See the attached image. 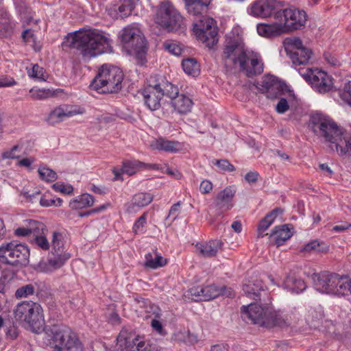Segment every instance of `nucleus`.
I'll return each mask as SVG.
<instances>
[{
    "instance_id": "f704fd0d",
    "label": "nucleus",
    "mask_w": 351,
    "mask_h": 351,
    "mask_svg": "<svg viewBox=\"0 0 351 351\" xmlns=\"http://www.w3.org/2000/svg\"><path fill=\"white\" fill-rule=\"evenodd\" d=\"M94 204V198L92 195L85 193L69 202V207L73 210L82 209L92 206Z\"/></svg>"
},
{
    "instance_id": "3c124183",
    "label": "nucleus",
    "mask_w": 351,
    "mask_h": 351,
    "mask_svg": "<svg viewBox=\"0 0 351 351\" xmlns=\"http://www.w3.org/2000/svg\"><path fill=\"white\" fill-rule=\"evenodd\" d=\"M128 351H153V350L149 343L144 341L143 337H139V340L136 341L128 349Z\"/></svg>"
},
{
    "instance_id": "5fc2aeb1",
    "label": "nucleus",
    "mask_w": 351,
    "mask_h": 351,
    "mask_svg": "<svg viewBox=\"0 0 351 351\" xmlns=\"http://www.w3.org/2000/svg\"><path fill=\"white\" fill-rule=\"evenodd\" d=\"M213 162L221 171L232 172L235 170V167L226 159L216 160Z\"/></svg>"
},
{
    "instance_id": "f257e3e1",
    "label": "nucleus",
    "mask_w": 351,
    "mask_h": 351,
    "mask_svg": "<svg viewBox=\"0 0 351 351\" xmlns=\"http://www.w3.org/2000/svg\"><path fill=\"white\" fill-rule=\"evenodd\" d=\"M67 45L77 49L85 59L112 51L111 41L102 31L81 29L66 36Z\"/></svg>"
},
{
    "instance_id": "cd10ccee",
    "label": "nucleus",
    "mask_w": 351,
    "mask_h": 351,
    "mask_svg": "<svg viewBox=\"0 0 351 351\" xmlns=\"http://www.w3.org/2000/svg\"><path fill=\"white\" fill-rule=\"evenodd\" d=\"M291 229L288 224H285L279 226H276L269 234L277 246L282 245L289 239L292 236Z\"/></svg>"
},
{
    "instance_id": "a18cd8bd",
    "label": "nucleus",
    "mask_w": 351,
    "mask_h": 351,
    "mask_svg": "<svg viewBox=\"0 0 351 351\" xmlns=\"http://www.w3.org/2000/svg\"><path fill=\"white\" fill-rule=\"evenodd\" d=\"M22 38L26 43L30 44L35 51H38L40 50L41 47L39 43H36L34 30L32 29H25L22 34Z\"/></svg>"
},
{
    "instance_id": "a878e982",
    "label": "nucleus",
    "mask_w": 351,
    "mask_h": 351,
    "mask_svg": "<svg viewBox=\"0 0 351 351\" xmlns=\"http://www.w3.org/2000/svg\"><path fill=\"white\" fill-rule=\"evenodd\" d=\"M236 193L234 186H229L220 191L216 197V204L220 208L226 210H230L232 207L231 204L233 197Z\"/></svg>"
},
{
    "instance_id": "6e6552de",
    "label": "nucleus",
    "mask_w": 351,
    "mask_h": 351,
    "mask_svg": "<svg viewBox=\"0 0 351 351\" xmlns=\"http://www.w3.org/2000/svg\"><path fill=\"white\" fill-rule=\"evenodd\" d=\"M156 23L168 32L186 28L184 19L175 7L169 2L160 4L155 18Z\"/></svg>"
},
{
    "instance_id": "c9c22d12",
    "label": "nucleus",
    "mask_w": 351,
    "mask_h": 351,
    "mask_svg": "<svg viewBox=\"0 0 351 351\" xmlns=\"http://www.w3.org/2000/svg\"><path fill=\"white\" fill-rule=\"evenodd\" d=\"M282 213V210L280 208H275L271 213L267 214L264 219L261 220L258 228V237H263L264 234L262 233L265 232L273 223L274 219L278 214Z\"/></svg>"
},
{
    "instance_id": "5701e85b",
    "label": "nucleus",
    "mask_w": 351,
    "mask_h": 351,
    "mask_svg": "<svg viewBox=\"0 0 351 351\" xmlns=\"http://www.w3.org/2000/svg\"><path fill=\"white\" fill-rule=\"evenodd\" d=\"M331 280L330 294L343 295L350 292L351 281L347 278L334 274Z\"/></svg>"
},
{
    "instance_id": "f8f14e48",
    "label": "nucleus",
    "mask_w": 351,
    "mask_h": 351,
    "mask_svg": "<svg viewBox=\"0 0 351 351\" xmlns=\"http://www.w3.org/2000/svg\"><path fill=\"white\" fill-rule=\"evenodd\" d=\"M285 44L297 50L291 53V58L295 69L307 81V52L302 40L298 38H289L285 39Z\"/></svg>"
},
{
    "instance_id": "20e7f679",
    "label": "nucleus",
    "mask_w": 351,
    "mask_h": 351,
    "mask_svg": "<svg viewBox=\"0 0 351 351\" xmlns=\"http://www.w3.org/2000/svg\"><path fill=\"white\" fill-rule=\"evenodd\" d=\"M53 351H83L77 334L66 326H53L51 329Z\"/></svg>"
},
{
    "instance_id": "bf43d9fd",
    "label": "nucleus",
    "mask_w": 351,
    "mask_h": 351,
    "mask_svg": "<svg viewBox=\"0 0 351 351\" xmlns=\"http://www.w3.org/2000/svg\"><path fill=\"white\" fill-rule=\"evenodd\" d=\"M341 98L351 106V82L345 84L342 90L340 91Z\"/></svg>"
},
{
    "instance_id": "6ab92c4d",
    "label": "nucleus",
    "mask_w": 351,
    "mask_h": 351,
    "mask_svg": "<svg viewBox=\"0 0 351 351\" xmlns=\"http://www.w3.org/2000/svg\"><path fill=\"white\" fill-rule=\"evenodd\" d=\"M308 83L319 93H326L332 86L331 77L324 71L315 69H308Z\"/></svg>"
},
{
    "instance_id": "7c9ffc66",
    "label": "nucleus",
    "mask_w": 351,
    "mask_h": 351,
    "mask_svg": "<svg viewBox=\"0 0 351 351\" xmlns=\"http://www.w3.org/2000/svg\"><path fill=\"white\" fill-rule=\"evenodd\" d=\"M258 34L263 37L269 38L284 34L280 23H260L257 25Z\"/></svg>"
},
{
    "instance_id": "603ef678",
    "label": "nucleus",
    "mask_w": 351,
    "mask_h": 351,
    "mask_svg": "<svg viewBox=\"0 0 351 351\" xmlns=\"http://www.w3.org/2000/svg\"><path fill=\"white\" fill-rule=\"evenodd\" d=\"M314 250L318 253H326L329 250V246L323 241L313 240L308 243V250Z\"/></svg>"
},
{
    "instance_id": "7ed1b4c3",
    "label": "nucleus",
    "mask_w": 351,
    "mask_h": 351,
    "mask_svg": "<svg viewBox=\"0 0 351 351\" xmlns=\"http://www.w3.org/2000/svg\"><path fill=\"white\" fill-rule=\"evenodd\" d=\"M123 73L114 66L104 64L93 80L92 88L104 93H117L122 88Z\"/></svg>"
},
{
    "instance_id": "13d9d810",
    "label": "nucleus",
    "mask_w": 351,
    "mask_h": 351,
    "mask_svg": "<svg viewBox=\"0 0 351 351\" xmlns=\"http://www.w3.org/2000/svg\"><path fill=\"white\" fill-rule=\"evenodd\" d=\"M147 221V213H144L134 223L132 230L135 234L141 232Z\"/></svg>"
},
{
    "instance_id": "e2e57ef3",
    "label": "nucleus",
    "mask_w": 351,
    "mask_h": 351,
    "mask_svg": "<svg viewBox=\"0 0 351 351\" xmlns=\"http://www.w3.org/2000/svg\"><path fill=\"white\" fill-rule=\"evenodd\" d=\"M29 222L28 220L26 221L25 225L22 227H19L14 230V234L16 237H31Z\"/></svg>"
},
{
    "instance_id": "2f4dec72",
    "label": "nucleus",
    "mask_w": 351,
    "mask_h": 351,
    "mask_svg": "<svg viewBox=\"0 0 351 351\" xmlns=\"http://www.w3.org/2000/svg\"><path fill=\"white\" fill-rule=\"evenodd\" d=\"M143 168L158 169V165H149L138 160H128L123 163L121 171L128 176H132Z\"/></svg>"
},
{
    "instance_id": "69168bd1",
    "label": "nucleus",
    "mask_w": 351,
    "mask_h": 351,
    "mask_svg": "<svg viewBox=\"0 0 351 351\" xmlns=\"http://www.w3.org/2000/svg\"><path fill=\"white\" fill-rule=\"evenodd\" d=\"M180 206V202L174 204L170 208L168 216L167 217V219H169L172 217L171 221H174L179 213Z\"/></svg>"
},
{
    "instance_id": "774afa93",
    "label": "nucleus",
    "mask_w": 351,
    "mask_h": 351,
    "mask_svg": "<svg viewBox=\"0 0 351 351\" xmlns=\"http://www.w3.org/2000/svg\"><path fill=\"white\" fill-rule=\"evenodd\" d=\"M259 174L257 171H250L245 176V180L250 184L256 183L258 180Z\"/></svg>"
},
{
    "instance_id": "0eeeda50",
    "label": "nucleus",
    "mask_w": 351,
    "mask_h": 351,
    "mask_svg": "<svg viewBox=\"0 0 351 351\" xmlns=\"http://www.w3.org/2000/svg\"><path fill=\"white\" fill-rule=\"evenodd\" d=\"M40 305L32 301H24L17 304L14 311V318L32 329L42 326L43 315Z\"/></svg>"
},
{
    "instance_id": "c85d7f7f",
    "label": "nucleus",
    "mask_w": 351,
    "mask_h": 351,
    "mask_svg": "<svg viewBox=\"0 0 351 351\" xmlns=\"http://www.w3.org/2000/svg\"><path fill=\"white\" fill-rule=\"evenodd\" d=\"M139 337L136 333L133 332L128 329L123 328L119 332L117 338V346L121 349L128 351V349L132 347L136 341L139 340Z\"/></svg>"
},
{
    "instance_id": "dca6fc26",
    "label": "nucleus",
    "mask_w": 351,
    "mask_h": 351,
    "mask_svg": "<svg viewBox=\"0 0 351 351\" xmlns=\"http://www.w3.org/2000/svg\"><path fill=\"white\" fill-rule=\"evenodd\" d=\"M159 86L157 75L151 76L148 80L147 87L143 91L145 104L151 110H156L160 107L162 93Z\"/></svg>"
},
{
    "instance_id": "473e14b6",
    "label": "nucleus",
    "mask_w": 351,
    "mask_h": 351,
    "mask_svg": "<svg viewBox=\"0 0 351 351\" xmlns=\"http://www.w3.org/2000/svg\"><path fill=\"white\" fill-rule=\"evenodd\" d=\"M284 288L293 293H299L306 289V283L301 279L293 276H287L284 281Z\"/></svg>"
},
{
    "instance_id": "58836bf2",
    "label": "nucleus",
    "mask_w": 351,
    "mask_h": 351,
    "mask_svg": "<svg viewBox=\"0 0 351 351\" xmlns=\"http://www.w3.org/2000/svg\"><path fill=\"white\" fill-rule=\"evenodd\" d=\"M210 0H199L189 4H186L188 12L193 16L200 15L209 5Z\"/></svg>"
},
{
    "instance_id": "338daca9",
    "label": "nucleus",
    "mask_w": 351,
    "mask_h": 351,
    "mask_svg": "<svg viewBox=\"0 0 351 351\" xmlns=\"http://www.w3.org/2000/svg\"><path fill=\"white\" fill-rule=\"evenodd\" d=\"M213 190V184L208 180H203L199 186V191L203 194L209 193Z\"/></svg>"
},
{
    "instance_id": "b1692460",
    "label": "nucleus",
    "mask_w": 351,
    "mask_h": 351,
    "mask_svg": "<svg viewBox=\"0 0 351 351\" xmlns=\"http://www.w3.org/2000/svg\"><path fill=\"white\" fill-rule=\"evenodd\" d=\"M243 291L248 297L252 299L267 302L265 297L267 296V293L263 289L261 280H256L245 285Z\"/></svg>"
},
{
    "instance_id": "c756f323",
    "label": "nucleus",
    "mask_w": 351,
    "mask_h": 351,
    "mask_svg": "<svg viewBox=\"0 0 351 351\" xmlns=\"http://www.w3.org/2000/svg\"><path fill=\"white\" fill-rule=\"evenodd\" d=\"M150 146L155 150L171 153L177 152L182 149V145L179 142L169 141L163 138H159L152 141Z\"/></svg>"
},
{
    "instance_id": "1a4fd4ad",
    "label": "nucleus",
    "mask_w": 351,
    "mask_h": 351,
    "mask_svg": "<svg viewBox=\"0 0 351 351\" xmlns=\"http://www.w3.org/2000/svg\"><path fill=\"white\" fill-rule=\"evenodd\" d=\"M52 250L47 261L40 264L41 270L44 272H52L62 267L71 257L70 254L63 250L61 234L53 232L51 241Z\"/></svg>"
},
{
    "instance_id": "ea45409f",
    "label": "nucleus",
    "mask_w": 351,
    "mask_h": 351,
    "mask_svg": "<svg viewBox=\"0 0 351 351\" xmlns=\"http://www.w3.org/2000/svg\"><path fill=\"white\" fill-rule=\"evenodd\" d=\"M184 71L192 76H197L199 75L200 69L197 62L193 58H188L184 60L182 62Z\"/></svg>"
},
{
    "instance_id": "ddd939ff",
    "label": "nucleus",
    "mask_w": 351,
    "mask_h": 351,
    "mask_svg": "<svg viewBox=\"0 0 351 351\" xmlns=\"http://www.w3.org/2000/svg\"><path fill=\"white\" fill-rule=\"evenodd\" d=\"M245 52L238 41L229 40L225 45L221 56L223 63L227 70L232 71L239 67Z\"/></svg>"
},
{
    "instance_id": "49530a36",
    "label": "nucleus",
    "mask_w": 351,
    "mask_h": 351,
    "mask_svg": "<svg viewBox=\"0 0 351 351\" xmlns=\"http://www.w3.org/2000/svg\"><path fill=\"white\" fill-rule=\"evenodd\" d=\"M38 172L40 179L45 182H53L58 178L57 173L46 167H39Z\"/></svg>"
},
{
    "instance_id": "f3484780",
    "label": "nucleus",
    "mask_w": 351,
    "mask_h": 351,
    "mask_svg": "<svg viewBox=\"0 0 351 351\" xmlns=\"http://www.w3.org/2000/svg\"><path fill=\"white\" fill-rule=\"evenodd\" d=\"M239 69L247 77H252L263 72V63L257 54L246 51Z\"/></svg>"
},
{
    "instance_id": "aec40b11",
    "label": "nucleus",
    "mask_w": 351,
    "mask_h": 351,
    "mask_svg": "<svg viewBox=\"0 0 351 351\" xmlns=\"http://www.w3.org/2000/svg\"><path fill=\"white\" fill-rule=\"evenodd\" d=\"M220 294L225 293L215 285H211L204 287H193L187 291L186 296L191 298V300L195 301L210 300L217 298Z\"/></svg>"
},
{
    "instance_id": "6e6d98bb",
    "label": "nucleus",
    "mask_w": 351,
    "mask_h": 351,
    "mask_svg": "<svg viewBox=\"0 0 351 351\" xmlns=\"http://www.w3.org/2000/svg\"><path fill=\"white\" fill-rule=\"evenodd\" d=\"M34 293V287L32 285H25L18 289L15 293L16 298H23L33 295Z\"/></svg>"
},
{
    "instance_id": "8fccbe9b",
    "label": "nucleus",
    "mask_w": 351,
    "mask_h": 351,
    "mask_svg": "<svg viewBox=\"0 0 351 351\" xmlns=\"http://www.w3.org/2000/svg\"><path fill=\"white\" fill-rule=\"evenodd\" d=\"M279 81L274 76H265L263 79V81L261 82L259 90L263 94H265L266 92H268V90H269V89L273 87V86H274Z\"/></svg>"
},
{
    "instance_id": "de8ad7c7",
    "label": "nucleus",
    "mask_w": 351,
    "mask_h": 351,
    "mask_svg": "<svg viewBox=\"0 0 351 351\" xmlns=\"http://www.w3.org/2000/svg\"><path fill=\"white\" fill-rule=\"evenodd\" d=\"M267 319L271 322V324H266V328H271L276 326L282 327L287 325L286 320L281 315L273 311L272 309H271L269 316Z\"/></svg>"
},
{
    "instance_id": "e433bc0d",
    "label": "nucleus",
    "mask_w": 351,
    "mask_h": 351,
    "mask_svg": "<svg viewBox=\"0 0 351 351\" xmlns=\"http://www.w3.org/2000/svg\"><path fill=\"white\" fill-rule=\"evenodd\" d=\"M113 9L114 12H117V18L123 19L130 14L133 10V3L132 0H119Z\"/></svg>"
},
{
    "instance_id": "a211bd4d",
    "label": "nucleus",
    "mask_w": 351,
    "mask_h": 351,
    "mask_svg": "<svg viewBox=\"0 0 351 351\" xmlns=\"http://www.w3.org/2000/svg\"><path fill=\"white\" fill-rule=\"evenodd\" d=\"M84 112V109L80 106L61 105L51 111L47 121L49 124L53 125L63 121L66 118L82 114Z\"/></svg>"
},
{
    "instance_id": "f03ea898",
    "label": "nucleus",
    "mask_w": 351,
    "mask_h": 351,
    "mask_svg": "<svg viewBox=\"0 0 351 351\" xmlns=\"http://www.w3.org/2000/svg\"><path fill=\"white\" fill-rule=\"evenodd\" d=\"M310 123L313 131L330 143L331 149L338 152L347 132L339 126L332 119L319 112L311 114Z\"/></svg>"
},
{
    "instance_id": "37998d69",
    "label": "nucleus",
    "mask_w": 351,
    "mask_h": 351,
    "mask_svg": "<svg viewBox=\"0 0 351 351\" xmlns=\"http://www.w3.org/2000/svg\"><path fill=\"white\" fill-rule=\"evenodd\" d=\"M337 154L342 157L351 158V134L347 132Z\"/></svg>"
},
{
    "instance_id": "72a5a7b5",
    "label": "nucleus",
    "mask_w": 351,
    "mask_h": 351,
    "mask_svg": "<svg viewBox=\"0 0 351 351\" xmlns=\"http://www.w3.org/2000/svg\"><path fill=\"white\" fill-rule=\"evenodd\" d=\"M158 83L160 84V90L162 93V97L166 95L171 98V100L178 94V89L173 84L167 81L162 77L157 75Z\"/></svg>"
},
{
    "instance_id": "393cba45",
    "label": "nucleus",
    "mask_w": 351,
    "mask_h": 351,
    "mask_svg": "<svg viewBox=\"0 0 351 351\" xmlns=\"http://www.w3.org/2000/svg\"><path fill=\"white\" fill-rule=\"evenodd\" d=\"M153 200V196L147 193H139L134 195L132 202L128 204L126 211L129 213H135L140 208L149 204Z\"/></svg>"
},
{
    "instance_id": "412c9836",
    "label": "nucleus",
    "mask_w": 351,
    "mask_h": 351,
    "mask_svg": "<svg viewBox=\"0 0 351 351\" xmlns=\"http://www.w3.org/2000/svg\"><path fill=\"white\" fill-rule=\"evenodd\" d=\"M334 274L328 271L313 273L311 276L312 286L319 293L330 294V282Z\"/></svg>"
},
{
    "instance_id": "0e129e2a",
    "label": "nucleus",
    "mask_w": 351,
    "mask_h": 351,
    "mask_svg": "<svg viewBox=\"0 0 351 351\" xmlns=\"http://www.w3.org/2000/svg\"><path fill=\"white\" fill-rule=\"evenodd\" d=\"M289 108L287 100L285 98H281L278 102L276 110L277 112L280 114H283L286 111H287Z\"/></svg>"
},
{
    "instance_id": "4d7b16f0",
    "label": "nucleus",
    "mask_w": 351,
    "mask_h": 351,
    "mask_svg": "<svg viewBox=\"0 0 351 351\" xmlns=\"http://www.w3.org/2000/svg\"><path fill=\"white\" fill-rule=\"evenodd\" d=\"M52 188L57 192L69 195L73 193V188L70 184H64L62 182H56L52 185Z\"/></svg>"
},
{
    "instance_id": "4468645a",
    "label": "nucleus",
    "mask_w": 351,
    "mask_h": 351,
    "mask_svg": "<svg viewBox=\"0 0 351 351\" xmlns=\"http://www.w3.org/2000/svg\"><path fill=\"white\" fill-rule=\"evenodd\" d=\"M271 309L269 306L263 307L261 305L252 303L247 306H243L241 313L244 319H248L254 324L265 327L266 324H271L267 319Z\"/></svg>"
},
{
    "instance_id": "423d86ee",
    "label": "nucleus",
    "mask_w": 351,
    "mask_h": 351,
    "mask_svg": "<svg viewBox=\"0 0 351 351\" xmlns=\"http://www.w3.org/2000/svg\"><path fill=\"white\" fill-rule=\"evenodd\" d=\"M121 40L130 54L143 61L147 53L146 40L141 30L134 26L123 28L120 34Z\"/></svg>"
},
{
    "instance_id": "4be33fe9",
    "label": "nucleus",
    "mask_w": 351,
    "mask_h": 351,
    "mask_svg": "<svg viewBox=\"0 0 351 351\" xmlns=\"http://www.w3.org/2000/svg\"><path fill=\"white\" fill-rule=\"evenodd\" d=\"M223 243L219 239L210 240L206 242L197 243L196 250L204 257L211 258L215 256L221 250Z\"/></svg>"
},
{
    "instance_id": "864d4df0",
    "label": "nucleus",
    "mask_w": 351,
    "mask_h": 351,
    "mask_svg": "<svg viewBox=\"0 0 351 351\" xmlns=\"http://www.w3.org/2000/svg\"><path fill=\"white\" fill-rule=\"evenodd\" d=\"M164 47L170 53L176 56H180L183 51L181 45L176 42H166L164 43Z\"/></svg>"
},
{
    "instance_id": "bb28decb",
    "label": "nucleus",
    "mask_w": 351,
    "mask_h": 351,
    "mask_svg": "<svg viewBox=\"0 0 351 351\" xmlns=\"http://www.w3.org/2000/svg\"><path fill=\"white\" fill-rule=\"evenodd\" d=\"M171 105L178 113L184 114L191 112L193 102L189 97L179 94L171 100Z\"/></svg>"
},
{
    "instance_id": "a19ab883",
    "label": "nucleus",
    "mask_w": 351,
    "mask_h": 351,
    "mask_svg": "<svg viewBox=\"0 0 351 351\" xmlns=\"http://www.w3.org/2000/svg\"><path fill=\"white\" fill-rule=\"evenodd\" d=\"M29 93L34 100H43L53 96L52 90L45 88H31Z\"/></svg>"
},
{
    "instance_id": "052dcab7",
    "label": "nucleus",
    "mask_w": 351,
    "mask_h": 351,
    "mask_svg": "<svg viewBox=\"0 0 351 351\" xmlns=\"http://www.w3.org/2000/svg\"><path fill=\"white\" fill-rule=\"evenodd\" d=\"M46 236L43 234L32 239L35 244L43 250H49L50 246Z\"/></svg>"
},
{
    "instance_id": "2eb2a0df",
    "label": "nucleus",
    "mask_w": 351,
    "mask_h": 351,
    "mask_svg": "<svg viewBox=\"0 0 351 351\" xmlns=\"http://www.w3.org/2000/svg\"><path fill=\"white\" fill-rule=\"evenodd\" d=\"M283 6L282 1L276 0H255L251 3L247 12L254 17L267 18Z\"/></svg>"
},
{
    "instance_id": "09e8293b",
    "label": "nucleus",
    "mask_w": 351,
    "mask_h": 351,
    "mask_svg": "<svg viewBox=\"0 0 351 351\" xmlns=\"http://www.w3.org/2000/svg\"><path fill=\"white\" fill-rule=\"evenodd\" d=\"M21 149V145L19 144L14 145L12 148L4 150L0 156V162L7 159H16L19 158L17 154Z\"/></svg>"
},
{
    "instance_id": "680f3d73",
    "label": "nucleus",
    "mask_w": 351,
    "mask_h": 351,
    "mask_svg": "<svg viewBox=\"0 0 351 351\" xmlns=\"http://www.w3.org/2000/svg\"><path fill=\"white\" fill-rule=\"evenodd\" d=\"M281 82L279 81L268 92L265 93V96L269 99H276L280 95Z\"/></svg>"
},
{
    "instance_id": "79ce46f5",
    "label": "nucleus",
    "mask_w": 351,
    "mask_h": 351,
    "mask_svg": "<svg viewBox=\"0 0 351 351\" xmlns=\"http://www.w3.org/2000/svg\"><path fill=\"white\" fill-rule=\"evenodd\" d=\"M146 261L145 265L147 267L152 269H156L166 265L167 260L160 255H156L154 258H152L151 254H147L145 256Z\"/></svg>"
},
{
    "instance_id": "9b49d317",
    "label": "nucleus",
    "mask_w": 351,
    "mask_h": 351,
    "mask_svg": "<svg viewBox=\"0 0 351 351\" xmlns=\"http://www.w3.org/2000/svg\"><path fill=\"white\" fill-rule=\"evenodd\" d=\"M274 17L284 21L280 23L285 33L304 27L306 21V12L293 8H280L276 12Z\"/></svg>"
},
{
    "instance_id": "c03bdc74",
    "label": "nucleus",
    "mask_w": 351,
    "mask_h": 351,
    "mask_svg": "<svg viewBox=\"0 0 351 351\" xmlns=\"http://www.w3.org/2000/svg\"><path fill=\"white\" fill-rule=\"evenodd\" d=\"M27 69V74L28 75L33 79L39 80V81H45L46 77L45 75V70L44 69L39 66L38 64H36L32 66L31 69Z\"/></svg>"
},
{
    "instance_id": "39448f33",
    "label": "nucleus",
    "mask_w": 351,
    "mask_h": 351,
    "mask_svg": "<svg viewBox=\"0 0 351 351\" xmlns=\"http://www.w3.org/2000/svg\"><path fill=\"white\" fill-rule=\"evenodd\" d=\"M28 247L16 241L3 243L0 245V262L13 267H21L29 263Z\"/></svg>"
},
{
    "instance_id": "4c0bfd02",
    "label": "nucleus",
    "mask_w": 351,
    "mask_h": 351,
    "mask_svg": "<svg viewBox=\"0 0 351 351\" xmlns=\"http://www.w3.org/2000/svg\"><path fill=\"white\" fill-rule=\"evenodd\" d=\"M29 226L31 234V237L32 239L47 234V228L46 226L40 221L29 219L28 220Z\"/></svg>"
},
{
    "instance_id": "9d476101",
    "label": "nucleus",
    "mask_w": 351,
    "mask_h": 351,
    "mask_svg": "<svg viewBox=\"0 0 351 351\" xmlns=\"http://www.w3.org/2000/svg\"><path fill=\"white\" fill-rule=\"evenodd\" d=\"M193 33L196 38L211 48L218 42V32L215 21L207 16H201L194 22Z\"/></svg>"
}]
</instances>
